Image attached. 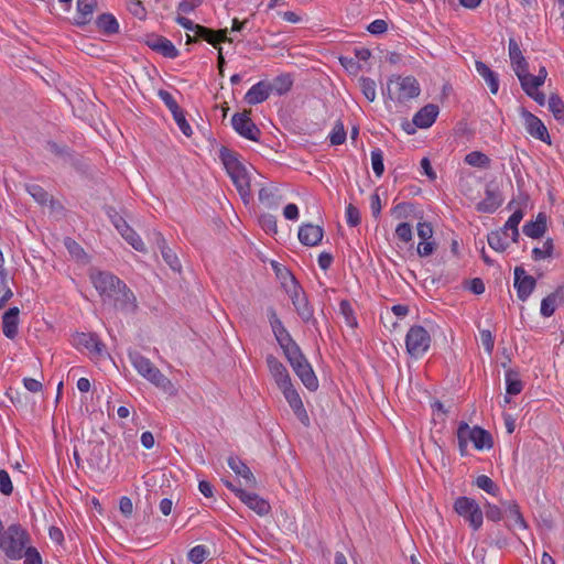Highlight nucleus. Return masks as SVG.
<instances>
[{"label":"nucleus","mask_w":564,"mask_h":564,"mask_svg":"<svg viewBox=\"0 0 564 564\" xmlns=\"http://www.w3.org/2000/svg\"><path fill=\"white\" fill-rule=\"evenodd\" d=\"M219 158L241 199L248 204L251 198V186L247 167L239 161L237 153L226 147L219 150Z\"/></svg>","instance_id":"f257e3e1"},{"label":"nucleus","mask_w":564,"mask_h":564,"mask_svg":"<svg viewBox=\"0 0 564 564\" xmlns=\"http://www.w3.org/2000/svg\"><path fill=\"white\" fill-rule=\"evenodd\" d=\"M31 536L29 532L20 524L12 523L4 529L0 520V550L10 560H21L22 551L30 544Z\"/></svg>","instance_id":"f03ea898"},{"label":"nucleus","mask_w":564,"mask_h":564,"mask_svg":"<svg viewBox=\"0 0 564 564\" xmlns=\"http://www.w3.org/2000/svg\"><path fill=\"white\" fill-rule=\"evenodd\" d=\"M128 358L137 372L156 388L167 391L173 387L171 380L138 350H128Z\"/></svg>","instance_id":"7ed1b4c3"},{"label":"nucleus","mask_w":564,"mask_h":564,"mask_svg":"<svg viewBox=\"0 0 564 564\" xmlns=\"http://www.w3.org/2000/svg\"><path fill=\"white\" fill-rule=\"evenodd\" d=\"M431 346V336L429 332L420 325L412 326L405 336V347L409 355L413 358H421Z\"/></svg>","instance_id":"20e7f679"},{"label":"nucleus","mask_w":564,"mask_h":564,"mask_svg":"<svg viewBox=\"0 0 564 564\" xmlns=\"http://www.w3.org/2000/svg\"><path fill=\"white\" fill-rule=\"evenodd\" d=\"M89 278L104 302L109 301L120 291L121 280L107 271L91 270Z\"/></svg>","instance_id":"39448f33"},{"label":"nucleus","mask_w":564,"mask_h":564,"mask_svg":"<svg viewBox=\"0 0 564 564\" xmlns=\"http://www.w3.org/2000/svg\"><path fill=\"white\" fill-rule=\"evenodd\" d=\"M457 514L468 521L474 530L482 525L484 513L478 503L469 497H459L454 502Z\"/></svg>","instance_id":"423d86ee"},{"label":"nucleus","mask_w":564,"mask_h":564,"mask_svg":"<svg viewBox=\"0 0 564 564\" xmlns=\"http://www.w3.org/2000/svg\"><path fill=\"white\" fill-rule=\"evenodd\" d=\"M231 124L239 135L251 141L259 140L261 131L249 117V112L235 113L231 118Z\"/></svg>","instance_id":"0eeeda50"},{"label":"nucleus","mask_w":564,"mask_h":564,"mask_svg":"<svg viewBox=\"0 0 564 564\" xmlns=\"http://www.w3.org/2000/svg\"><path fill=\"white\" fill-rule=\"evenodd\" d=\"M268 317L276 341L285 352L289 348L299 346L291 337L273 307L268 308Z\"/></svg>","instance_id":"6e6552de"},{"label":"nucleus","mask_w":564,"mask_h":564,"mask_svg":"<svg viewBox=\"0 0 564 564\" xmlns=\"http://www.w3.org/2000/svg\"><path fill=\"white\" fill-rule=\"evenodd\" d=\"M268 317L276 341L285 352L289 348L299 346L291 337L273 307L268 308Z\"/></svg>","instance_id":"1a4fd4ad"},{"label":"nucleus","mask_w":564,"mask_h":564,"mask_svg":"<svg viewBox=\"0 0 564 564\" xmlns=\"http://www.w3.org/2000/svg\"><path fill=\"white\" fill-rule=\"evenodd\" d=\"M391 83L397 85V97L399 102H405L410 99L417 97L421 93L420 84L413 76H395L394 79H390Z\"/></svg>","instance_id":"9d476101"},{"label":"nucleus","mask_w":564,"mask_h":564,"mask_svg":"<svg viewBox=\"0 0 564 564\" xmlns=\"http://www.w3.org/2000/svg\"><path fill=\"white\" fill-rule=\"evenodd\" d=\"M227 33V29H220L215 31L207 26L199 25L198 28H196V34L194 36L187 34V43L196 42L197 40H204L217 48L219 44L223 42H232V39L228 37Z\"/></svg>","instance_id":"9b49d317"},{"label":"nucleus","mask_w":564,"mask_h":564,"mask_svg":"<svg viewBox=\"0 0 564 564\" xmlns=\"http://www.w3.org/2000/svg\"><path fill=\"white\" fill-rule=\"evenodd\" d=\"M520 115L524 121L525 130L530 135L546 143L551 142L547 129L540 118L525 108L520 109Z\"/></svg>","instance_id":"f8f14e48"},{"label":"nucleus","mask_w":564,"mask_h":564,"mask_svg":"<svg viewBox=\"0 0 564 564\" xmlns=\"http://www.w3.org/2000/svg\"><path fill=\"white\" fill-rule=\"evenodd\" d=\"M292 303L296 313L304 323L316 325L317 321L314 318V310L307 301V297L300 286H294L291 294Z\"/></svg>","instance_id":"ddd939ff"},{"label":"nucleus","mask_w":564,"mask_h":564,"mask_svg":"<svg viewBox=\"0 0 564 564\" xmlns=\"http://www.w3.org/2000/svg\"><path fill=\"white\" fill-rule=\"evenodd\" d=\"M514 289L517 290L518 299L522 302L527 301L535 289L536 281L532 275L527 274L523 267L514 268Z\"/></svg>","instance_id":"4468645a"},{"label":"nucleus","mask_w":564,"mask_h":564,"mask_svg":"<svg viewBox=\"0 0 564 564\" xmlns=\"http://www.w3.org/2000/svg\"><path fill=\"white\" fill-rule=\"evenodd\" d=\"M288 401L289 405L293 410L294 414L299 419V421L304 425H310V417L308 414L303 405L302 399L299 394V392L294 389L293 384L285 386L284 388L280 389Z\"/></svg>","instance_id":"2eb2a0df"},{"label":"nucleus","mask_w":564,"mask_h":564,"mask_svg":"<svg viewBox=\"0 0 564 564\" xmlns=\"http://www.w3.org/2000/svg\"><path fill=\"white\" fill-rule=\"evenodd\" d=\"M485 194L486 197L477 203L476 210L479 213L492 214L502 205V194L496 186H494L492 182L486 185Z\"/></svg>","instance_id":"dca6fc26"},{"label":"nucleus","mask_w":564,"mask_h":564,"mask_svg":"<svg viewBox=\"0 0 564 564\" xmlns=\"http://www.w3.org/2000/svg\"><path fill=\"white\" fill-rule=\"evenodd\" d=\"M145 44L154 52L161 54L166 58H176L178 56V50L175 45L166 37L162 35L151 34L147 36Z\"/></svg>","instance_id":"f3484780"},{"label":"nucleus","mask_w":564,"mask_h":564,"mask_svg":"<svg viewBox=\"0 0 564 564\" xmlns=\"http://www.w3.org/2000/svg\"><path fill=\"white\" fill-rule=\"evenodd\" d=\"M118 289H120V291L116 293V295L111 297L109 302H113V304L122 311L130 313L135 312L138 304L133 292L123 281L120 282V286H118Z\"/></svg>","instance_id":"a211bd4d"},{"label":"nucleus","mask_w":564,"mask_h":564,"mask_svg":"<svg viewBox=\"0 0 564 564\" xmlns=\"http://www.w3.org/2000/svg\"><path fill=\"white\" fill-rule=\"evenodd\" d=\"M73 344L76 347H84L89 352L96 356H101L105 351V345L96 334L93 333H77L73 337Z\"/></svg>","instance_id":"6ab92c4d"},{"label":"nucleus","mask_w":564,"mask_h":564,"mask_svg":"<svg viewBox=\"0 0 564 564\" xmlns=\"http://www.w3.org/2000/svg\"><path fill=\"white\" fill-rule=\"evenodd\" d=\"M297 237L302 245L314 247L322 241L324 237V230L318 225L307 223L300 226Z\"/></svg>","instance_id":"aec40b11"},{"label":"nucleus","mask_w":564,"mask_h":564,"mask_svg":"<svg viewBox=\"0 0 564 564\" xmlns=\"http://www.w3.org/2000/svg\"><path fill=\"white\" fill-rule=\"evenodd\" d=\"M267 364L271 376L273 377L279 389L285 386L292 384L290 375L284 365L279 361L274 356L270 355L267 357Z\"/></svg>","instance_id":"412c9836"},{"label":"nucleus","mask_w":564,"mask_h":564,"mask_svg":"<svg viewBox=\"0 0 564 564\" xmlns=\"http://www.w3.org/2000/svg\"><path fill=\"white\" fill-rule=\"evenodd\" d=\"M508 50H509V57L511 62V66L516 75L518 74H524L529 72V64L523 56L521 48L518 44V42L514 39H509L508 43Z\"/></svg>","instance_id":"4be33fe9"},{"label":"nucleus","mask_w":564,"mask_h":564,"mask_svg":"<svg viewBox=\"0 0 564 564\" xmlns=\"http://www.w3.org/2000/svg\"><path fill=\"white\" fill-rule=\"evenodd\" d=\"M158 249L161 251L162 258L166 264L175 272H180L182 264L176 253L166 245L165 238L161 232H154Z\"/></svg>","instance_id":"5701e85b"},{"label":"nucleus","mask_w":564,"mask_h":564,"mask_svg":"<svg viewBox=\"0 0 564 564\" xmlns=\"http://www.w3.org/2000/svg\"><path fill=\"white\" fill-rule=\"evenodd\" d=\"M438 107L434 104H427L422 107L413 117V124L421 129L430 128L436 120Z\"/></svg>","instance_id":"b1692460"},{"label":"nucleus","mask_w":564,"mask_h":564,"mask_svg":"<svg viewBox=\"0 0 564 564\" xmlns=\"http://www.w3.org/2000/svg\"><path fill=\"white\" fill-rule=\"evenodd\" d=\"M239 494L241 495L240 500L257 514L265 516L270 512V503L263 498L259 497L257 494L247 491H239Z\"/></svg>","instance_id":"393cba45"},{"label":"nucleus","mask_w":564,"mask_h":564,"mask_svg":"<svg viewBox=\"0 0 564 564\" xmlns=\"http://www.w3.org/2000/svg\"><path fill=\"white\" fill-rule=\"evenodd\" d=\"M564 301V286H558L554 292L545 296L541 302L540 313L543 317L554 314L557 305Z\"/></svg>","instance_id":"a878e982"},{"label":"nucleus","mask_w":564,"mask_h":564,"mask_svg":"<svg viewBox=\"0 0 564 564\" xmlns=\"http://www.w3.org/2000/svg\"><path fill=\"white\" fill-rule=\"evenodd\" d=\"M19 308L10 307L2 316V330L6 337L13 339L18 335Z\"/></svg>","instance_id":"bb28decb"},{"label":"nucleus","mask_w":564,"mask_h":564,"mask_svg":"<svg viewBox=\"0 0 564 564\" xmlns=\"http://www.w3.org/2000/svg\"><path fill=\"white\" fill-rule=\"evenodd\" d=\"M297 377L301 379L302 383L311 391H315L318 388V380L314 373V370L310 362L306 360L301 365L296 364V367L293 369Z\"/></svg>","instance_id":"cd10ccee"},{"label":"nucleus","mask_w":564,"mask_h":564,"mask_svg":"<svg viewBox=\"0 0 564 564\" xmlns=\"http://www.w3.org/2000/svg\"><path fill=\"white\" fill-rule=\"evenodd\" d=\"M269 83L261 80L254 84L245 95L248 105H258L265 101L270 96Z\"/></svg>","instance_id":"c85d7f7f"},{"label":"nucleus","mask_w":564,"mask_h":564,"mask_svg":"<svg viewBox=\"0 0 564 564\" xmlns=\"http://www.w3.org/2000/svg\"><path fill=\"white\" fill-rule=\"evenodd\" d=\"M97 6L96 0H77V15L75 23L79 26L88 24Z\"/></svg>","instance_id":"c756f323"},{"label":"nucleus","mask_w":564,"mask_h":564,"mask_svg":"<svg viewBox=\"0 0 564 564\" xmlns=\"http://www.w3.org/2000/svg\"><path fill=\"white\" fill-rule=\"evenodd\" d=\"M228 466L231 470L242 477L247 486L253 487L257 484L256 477L253 476L250 468L238 457L230 456L228 458Z\"/></svg>","instance_id":"7c9ffc66"},{"label":"nucleus","mask_w":564,"mask_h":564,"mask_svg":"<svg viewBox=\"0 0 564 564\" xmlns=\"http://www.w3.org/2000/svg\"><path fill=\"white\" fill-rule=\"evenodd\" d=\"M475 68L479 76L482 77V79L488 85L490 93L496 95L499 89V78L498 75L489 68L487 64H485L481 61L475 62Z\"/></svg>","instance_id":"2f4dec72"},{"label":"nucleus","mask_w":564,"mask_h":564,"mask_svg":"<svg viewBox=\"0 0 564 564\" xmlns=\"http://www.w3.org/2000/svg\"><path fill=\"white\" fill-rule=\"evenodd\" d=\"M522 231L530 238H541L546 231V216L543 213H539L535 221L527 223L522 227Z\"/></svg>","instance_id":"473e14b6"},{"label":"nucleus","mask_w":564,"mask_h":564,"mask_svg":"<svg viewBox=\"0 0 564 564\" xmlns=\"http://www.w3.org/2000/svg\"><path fill=\"white\" fill-rule=\"evenodd\" d=\"M471 443L476 449H489L494 445L491 434L480 426L473 427Z\"/></svg>","instance_id":"72a5a7b5"},{"label":"nucleus","mask_w":564,"mask_h":564,"mask_svg":"<svg viewBox=\"0 0 564 564\" xmlns=\"http://www.w3.org/2000/svg\"><path fill=\"white\" fill-rule=\"evenodd\" d=\"M96 24L98 29L106 35H112L119 31V23L115 15L111 13L100 14L96 20Z\"/></svg>","instance_id":"f704fd0d"},{"label":"nucleus","mask_w":564,"mask_h":564,"mask_svg":"<svg viewBox=\"0 0 564 564\" xmlns=\"http://www.w3.org/2000/svg\"><path fill=\"white\" fill-rule=\"evenodd\" d=\"M502 508L507 513L508 518L514 522V525L523 530L528 528V524L522 513L520 512L519 506L516 501H505L502 502Z\"/></svg>","instance_id":"c9c22d12"},{"label":"nucleus","mask_w":564,"mask_h":564,"mask_svg":"<svg viewBox=\"0 0 564 564\" xmlns=\"http://www.w3.org/2000/svg\"><path fill=\"white\" fill-rule=\"evenodd\" d=\"M293 79L290 74H281L276 76L271 83H269L270 93H276L282 96L291 90Z\"/></svg>","instance_id":"e433bc0d"},{"label":"nucleus","mask_w":564,"mask_h":564,"mask_svg":"<svg viewBox=\"0 0 564 564\" xmlns=\"http://www.w3.org/2000/svg\"><path fill=\"white\" fill-rule=\"evenodd\" d=\"M274 187H261L259 191V200L267 208H276L280 204V197Z\"/></svg>","instance_id":"4c0bfd02"},{"label":"nucleus","mask_w":564,"mask_h":564,"mask_svg":"<svg viewBox=\"0 0 564 564\" xmlns=\"http://www.w3.org/2000/svg\"><path fill=\"white\" fill-rule=\"evenodd\" d=\"M507 236L508 235L506 234V231H502L501 229L491 231L487 237L488 245L494 250L502 252L509 246V243L506 240Z\"/></svg>","instance_id":"58836bf2"},{"label":"nucleus","mask_w":564,"mask_h":564,"mask_svg":"<svg viewBox=\"0 0 564 564\" xmlns=\"http://www.w3.org/2000/svg\"><path fill=\"white\" fill-rule=\"evenodd\" d=\"M465 163L470 166L488 169L490 166L491 160L488 155L480 151H471L469 152L465 159Z\"/></svg>","instance_id":"ea45409f"},{"label":"nucleus","mask_w":564,"mask_h":564,"mask_svg":"<svg viewBox=\"0 0 564 564\" xmlns=\"http://www.w3.org/2000/svg\"><path fill=\"white\" fill-rule=\"evenodd\" d=\"M518 79L521 84V88L523 91L529 96H533L534 93L539 91V87H541L543 84H536V79L531 75L529 72L524 74H518Z\"/></svg>","instance_id":"a19ab883"},{"label":"nucleus","mask_w":564,"mask_h":564,"mask_svg":"<svg viewBox=\"0 0 564 564\" xmlns=\"http://www.w3.org/2000/svg\"><path fill=\"white\" fill-rule=\"evenodd\" d=\"M549 110L552 112L554 118L564 123V102L558 95L553 94L549 97Z\"/></svg>","instance_id":"79ce46f5"},{"label":"nucleus","mask_w":564,"mask_h":564,"mask_svg":"<svg viewBox=\"0 0 564 564\" xmlns=\"http://www.w3.org/2000/svg\"><path fill=\"white\" fill-rule=\"evenodd\" d=\"M0 310L6 306L8 301L13 296L11 288L8 285V272L6 269L0 270Z\"/></svg>","instance_id":"37998d69"},{"label":"nucleus","mask_w":564,"mask_h":564,"mask_svg":"<svg viewBox=\"0 0 564 564\" xmlns=\"http://www.w3.org/2000/svg\"><path fill=\"white\" fill-rule=\"evenodd\" d=\"M122 238L129 242L137 251H144L145 246L140 236L128 225L120 232Z\"/></svg>","instance_id":"c03bdc74"},{"label":"nucleus","mask_w":564,"mask_h":564,"mask_svg":"<svg viewBox=\"0 0 564 564\" xmlns=\"http://www.w3.org/2000/svg\"><path fill=\"white\" fill-rule=\"evenodd\" d=\"M506 384L508 394H519L522 391L523 384L519 379L518 373L513 370L506 372Z\"/></svg>","instance_id":"a18cd8bd"},{"label":"nucleus","mask_w":564,"mask_h":564,"mask_svg":"<svg viewBox=\"0 0 564 564\" xmlns=\"http://www.w3.org/2000/svg\"><path fill=\"white\" fill-rule=\"evenodd\" d=\"M26 192L37 202L40 205H45L48 202V193L37 184H26Z\"/></svg>","instance_id":"49530a36"},{"label":"nucleus","mask_w":564,"mask_h":564,"mask_svg":"<svg viewBox=\"0 0 564 564\" xmlns=\"http://www.w3.org/2000/svg\"><path fill=\"white\" fill-rule=\"evenodd\" d=\"M553 249H554L553 239L547 238L543 242V247L542 248H534L532 250V259L534 261H540V260L550 258L553 254Z\"/></svg>","instance_id":"de8ad7c7"},{"label":"nucleus","mask_w":564,"mask_h":564,"mask_svg":"<svg viewBox=\"0 0 564 564\" xmlns=\"http://www.w3.org/2000/svg\"><path fill=\"white\" fill-rule=\"evenodd\" d=\"M370 156H371V165H372L373 173L378 177L382 176V174L384 172L382 151L379 148H376L371 151Z\"/></svg>","instance_id":"09e8293b"},{"label":"nucleus","mask_w":564,"mask_h":564,"mask_svg":"<svg viewBox=\"0 0 564 564\" xmlns=\"http://www.w3.org/2000/svg\"><path fill=\"white\" fill-rule=\"evenodd\" d=\"M340 314L344 316L345 322L348 326L355 327L357 326V319L354 315V310L348 300H341L339 303Z\"/></svg>","instance_id":"8fccbe9b"},{"label":"nucleus","mask_w":564,"mask_h":564,"mask_svg":"<svg viewBox=\"0 0 564 564\" xmlns=\"http://www.w3.org/2000/svg\"><path fill=\"white\" fill-rule=\"evenodd\" d=\"M359 85H360L361 91H362L364 96L367 98V100L373 101L377 96L375 80L371 78H368V77H361L359 79Z\"/></svg>","instance_id":"3c124183"},{"label":"nucleus","mask_w":564,"mask_h":564,"mask_svg":"<svg viewBox=\"0 0 564 564\" xmlns=\"http://www.w3.org/2000/svg\"><path fill=\"white\" fill-rule=\"evenodd\" d=\"M475 484L478 488L482 489L484 491L492 496H496L497 491L499 490L498 486L494 482V480L486 475L478 476L476 478Z\"/></svg>","instance_id":"603ef678"},{"label":"nucleus","mask_w":564,"mask_h":564,"mask_svg":"<svg viewBox=\"0 0 564 564\" xmlns=\"http://www.w3.org/2000/svg\"><path fill=\"white\" fill-rule=\"evenodd\" d=\"M332 145H340L346 141V131L341 121H337L329 134Z\"/></svg>","instance_id":"864d4df0"},{"label":"nucleus","mask_w":564,"mask_h":564,"mask_svg":"<svg viewBox=\"0 0 564 564\" xmlns=\"http://www.w3.org/2000/svg\"><path fill=\"white\" fill-rule=\"evenodd\" d=\"M105 212L116 229L121 232L128 226L126 219L112 206H106Z\"/></svg>","instance_id":"5fc2aeb1"},{"label":"nucleus","mask_w":564,"mask_h":564,"mask_svg":"<svg viewBox=\"0 0 564 564\" xmlns=\"http://www.w3.org/2000/svg\"><path fill=\"white\" fill-rule=\"evenodd\" d=\"M208 556V550L205 545H196L192 547L187 554L188 561L194 564L203 563Z\"/></svg>","instance_id":"6e6d98bb"},{"label":"nucleus","mask_w":564,"mask_h":564,"mask_svg":"<svg viewBox=\"0 0 564 564\" xmlns=\"http://www.w3.org/2000/svg\"><path fill=\"white\" fill-rule=\"evenodd\" d=\"M259 224L265 232L275 235L278 232L276 217L271 214H263L259 218Z\"/></svg>","instance_id":"4d7b16f0"},{"label":"nucleus","mask_w":564,"mask_h":564,"mask_svg":"<svg viewBox=\"0 0 564 564\" xmlns=\"http://www.w3.org/2000/svg\"><path fill=\"white\" fill-rule=\"evenodd\" d=\"M284 355L293 369L296 367V364L301 365L302 362L307 360L305 356L302 354L300 346L289 348L284 352Z\"/></svg>","instance_id":"13d9d810"},{"label":"nucleus","mask_w":564,"mask_h":564,"mask_svg":"<svg viewBox=\"0 0 564 564\" xmlns=\"http://www.w3.org/2000/svg\"><path fill=\"white\" fill-rule=\"evenodd\" d=\"M23 564H42V556L39 551L30 544L22 551Z\"/></svg>","instance_id":"bf43d9fd"},{"label":"nucleus","mask_w":564,"mask_h":564,"mask_svg":"<svg viewBox=\"0 0 564 564\" xmlns=\"http://www.w3.org/2000/svg\"><path fill=\"white\" fill-rule=\"evenodd\" d=\"M395 236L402 242H410L413 238L412 226L409 223H401L395 228Z\"/></svg>","instance_id":"052dcab7"},{"label":"nucleus","mask_w":564,"mask_h":564,"mask_svg":"<svg viewBox=\"0 0 564 564\" xmlns=\"http://www.w3.org/2000/svg\"><path fill=\"white\" fill-rule=\"evenodd\" d=\"M172 115H173V118H174L176 124L178 126L180 130L186 137H191L193 131H192L189 123L187 122V120L185 118V115H184V111L182 110V108Z\"/></svg>","instance_id":"680f3d73"},{"label":"nucleus","mask_w":564,"mask_h":564,"mask_svg":"<svg viewBox=\"0 0 564 564\" xmlns=\"http://www.w3.org/2000/svg\"><path fill=\"white\" fill-rule=\"evenodd\" d=\"M522 218H523V212L521 209L514 210L511 214V216L508 218V220L506 221V224L501 228V230L506 231V234L508 235L509 230L518 229V226H519L520 221L522 220Z\"/></svg>","instance_id":"e2e57ef3"},{"label":"nucleus","mask_w":564,"mask_h":564,"mask_svg":"<svg viewBox=\"0 0 564 564\" xmlns=\"http://www.w3.org/2000/svg\"><path fill=\"white\" fill-rule=\"evenodd\" d=\"M360 212L359 209L352 205V204H349L347 207H346V221H347V225L350 226V227H356L360 224Z\"/></svg>","instance_id":"0e129e2a"},{"label":"nucleus","mask_w":564,"mask_h":564,"mask_svg":"<svg viewBox=\"0 0 564 564\" xmlns=\"http://www.w3.org/2000/svg\"><path fill=\"white\" fill-rule=\"evenodd\" d=\"M158 95L172 113L181 109L172 94H170L167 90L160 89Z\"/></svg>","instance_id":"69168bd1"},{"label":"nucleus","mask_w":564,"mask_h":564,"mask_svg":"<svg viewBox=\"0 0 564 564\" xmlns=\"http://www.w3.org/2000/svg\"><path fill=\"white\" fill-rule=\"evenodd\" d=\"M13 491V485L7 470L0 469V492L10 496Z\"/></svg>","instance_id":"338daca9"},{"label":"nucleus","mask_w":564,"mask_h":564,"mask_svg":"<svg viewBox=\"0 0 564 564\" xmlns=\"http://www.w3.org/2000/svg\"><path fill=\"white\" fill-rule=\"evenodd\" d=\"M485 514L486 518L490 521L498 522L502 518V510L496 505L487 502L485 505Z\"/></svg>","instance_id":"774afa93"}]
</instances>
